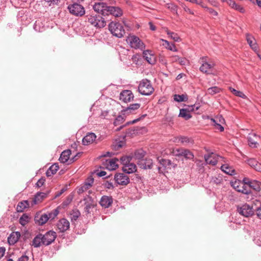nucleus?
I'll return each mask as SVG.
<instances>
[{"label":"nucleus","instance_id":"f257e3e1","mask_svg":"<svg viewBox=\"0 0 261 261\" xmlns=\"http://www.w3.org/2000/svg\"><path fill=\"white\" fill-rule=\"evenodd\" d=\"M57 237L56 232L49 230L44 234L39 233L33 240L32 246L35 248H38L41 245L48 246L55 240Z\"/></svg>","mask_w":261,"mask_h":261},{"label":"nucleus","instance_id":"f03ea898","mask_svg":"<svg viewBox=\"0 0 261 261\" xmlns=\"http://www.w3.org/2000/svg\"><path fill=\"white\" fill-rule=\"evenodd\" d=\"M138 90L142 95H150L153 92L154 88L149 80L143 79L140 82Z\"/></svg>","mask_w":261,"mask_h":261},{"label":"nucleus","instance_id":"7ed1b4c3","mask_svg":"<svg viewBox=\"0 0 261 261\" xmlns=\"http://www.w3.org/2000/svg\"><path fill=\"white\" fill-rule=\"evenodd\" d=\"M109 29L113 35L118 37H122L125 34L123 26L119 23L112 21L109 24Z\"/></svg>","mask_w":261,"mask_h":261},{"label":"nucleus","instance_id":"20e7f679","mask_svg":"<svg viewBox=\"0 0 261 261\" xmlns=\"http://www.w3.org/2000/svg\"><path fill=\"white\" fill-rule=\"evenodd\" d=\"M126 42L132 48L143 50L145 48L144 43L136 36L129 35L126 39Z\"/></svg>","mask_w":261,"mask_h":261},{"label":"nucleus","instance_id":"39448f33","mask_svg":"<svg viewBox=\"0 0 261 261\" xmlns=\"http://www.w3.org/2000/svg\"><path fill=\"white\" fill-rule=\"evenodd\" d=\"M231 186L237 191L244 194L248 195L251 193L249 187L245 181H241L240 180H236L231 182Z\"/></svg>","mask_w":261,"mask_h":261},{"label":"nucleus","instance_id":"423d86ee","mask_svg":"<svg viewBox=\"0 0 261 261\" xmlns=\"http://www.w3.org/2000/svg\"><path fill=\"white\" fill-rule=\"evenodd\" d=\"M67 9L72 15L75 16L81 17L85 14L84 7L79 3H73L69 5Z\"/></svg>","mask_w":261,"mask_h":261},{"label":"nucleus","instance_id":"0eeeda50","mask_svg":"<svg viewBox=\"0 0 261 261\" xmlns=\"http://www.w3.org/2000/svg\"><path fill=\"white\" fill-rule=\"evenodd\" d=\"M88 22L96 28H103L106 25V22L103 18L99 15L91 14L88 18Z\"/></svg>","mask_w":261,"mask_h":261},{"label":"nucleus","instance_id":"6e6552de","mask_svg":"<svg viewBox=\"0 0 261 261\" xmlns=\"http://www.w3.org/2000/svg\"><path fill=\"white\" fill-rule=\"evenodd\" d=\"M202 64L200 67L199 70L201 72L206 74H212L214 70L215 64L213 61L207 62L206 57H203L201 58Z\"/></svg>","mask_w":261,"mask_h":261},{"label":"nucleus","instance_id":"1a4fd4ad","mask_svg":"<svg viewBox=\"0 0 261 261\" xmlns=\"http://www.w3.org/2000/svg\"><path fill=\"white\" fill-rule=\"evenodd\" d=\"M237 211L240 215L245 217L251 216L254 214L252 207L246 203L240 207H238Z\"/></svg>","mask_w":261,"mask_h":261},{"label":"nucleus","instance_id":"9d476101","mask_svg":"<svg viewBox=\"0 0 261 261\" xmlns=\"http://www.w3.org/2000/svg\"><path fill=\"white\" fill-rule=\"evenodd\" d=\"M114 179L116 182L120 185L126 186L129 182V178L127 175L119 173L115 175Z\"/></svg>","mask_w":261,"mask_h":261},{"label":"nucleus","instance_id":"9b49d317","mask_svg":"<svg viewBox=\"0 0 261 261\" xmlns=\"http://www.w3.org/2000/svg\"><path fill=\"white\" fill-rule=\"evenodd\" d=\"M134 94L130 90H123L120 94V100L124 102L127 103L132 101L134 99Z\"/></svg>","mask_w":261,"mask_h":261},{"label":"nucleus","instance_id":"f8f14e48","mask_svg":"<svg viewBox=\"0 0 261 261\" xmlns=\"http://www.w3.org/2000/svg\"><path fill=\"white\" fill-rule=\"evenodd\" d=\"M108 6L105 3H95L93 6L94 11L100 13L102 15H106Z\"/></svg>","mask_w":261,"mask_h":261},{"label":"nucleus","instance_id":"ddd939ff","mask_svg":"<svg viewBox=\"0 0 261 261\" xmlns=\"http://www.w3.org/2000/svg\"><path fill=\"white\" fill-rule=\"evenodd\" d=\"M122 14L123 11L119 7L108 6L106 15H112L115 17H119Z\"/></svg>","mask_w":261,"mask_h":261},{"label":"nucleus","instance_id":"4468645a","mask_svg":"<svg viewBox=\"0 0 261 261\" xmlns=\"http://www.w3.org/2000/svg\"><path fill=\"white\" fill-rule=\"evenodd\" d=\"M57 227L60 232H64L69 229L70 223L67 219L62 218L58 222Z\"/></svg>","mask_w":261,"mask_h":261},{"label":"nucleus","instance_id":"2eb2a0df","mask_svg":"<svg viewBox=\"0 0 261 261\" xmlns=\"http://www.w3.org/2000/svg\"><path fill=\"white\" fill-rule=\"evenodd\" d=\"M243 181L247 184L248 187H249L250 191L251 189H252L257 192H258L261 190V182L255 180H249V179L246 178H244L243 179Z\"/></svg>","mask_w":261,"mask_h":261},{"label":"nucleus","instance_id":"dca6fc26","mask_svg":"<svg viewBox=\"0 0 261 261\" xmlns=\"http://www.w3.org/2000/svg\"><path fill=\"white\" fill-rule=\"evenodd\" d=\"M221 158L220 156L217 155L215 153H211L207 155H204L205 161L207 164L215 165L218 162V159Z\"/></svg>","mask_w":261,"mask_h":261},{"label":"nucleus","instance_id":"f3484780","mask_svg":"<svg viewBox=\"0 0 261 261\" xmlns=\"http://www.w3.org/2000/svg\"><path fill=\"white\" fill-rule=\"evenodd\" d=\"M118 159L116 158L107 160L105 163V166L109 170H114L118 167Z\"/></svg>","mask_w":261,"mask_h":261},{"label":"nucleus","instance_id":"a211bd4d","mask_svg":"<svg viewBox=\"0 0 261 261\" xmlns=\"http://www.w3.org/2000/svg\"><path fill=\"white\" fill-rule=\"evenodd\" d=\"M84 211L86 214H89L91 213V210L94 208L95 204L93 200L91 197H89L87 198L84 199Z\"/></svg>","mask_w":261,"mask_h":261},{"label":"nucleus","instance_id":"6ab92c4d","mask_svg":"<svg viewBox=\"0 0 261 261\" xmlns=\"http://www.w3.org/2000/svg\"><path fill=\"white\" fill-rule=\"evenodd\" d=\"M259 139L260 137L255 134H249L248 138L249 145L253 148L257 147L258 145L257 141Z\"/></svg>","mask_w":261,"mask_h":261},{"label":"nucleus","instance_id":"aec40b11","mask_svg":"<svg viewBox=\"0 0 261 261\" xmlns=\"http://www.w3.org/2000/svg\"><path fill=\"white\" fill-rule=\"evenodd\" d=\"M139 166L144 169H151L153 165L152 160L151 159H146L138 161Z\"/></svg>","mask_w":261,"mask_h":261},{"label":"nucleus","instance_id":"412c9836","mask_svg":"<svg viewBox=\"0 0 261 261\" xmlns=\"http://www.w3.org/2000/svg\"><path fill=\"white\" fill-rule=\"evenodd\" d=\"M20 237V233L18 231L12 232L8 238V242L10 245L16 243Z\"/></svg>","mask_w":261,"mask_h":261},{"label":"nucleus","instance_id":"4be33fe9","mask_svg":"<svg viewBox=\"0 0 261 261\" xmlns=\"http://www.w3.org/2000/svg\"><path fill=\"white\" fill-rule=\"evenodd\" d=\"M143 57L145 60L150 64H154L155 63V57L151 54V51L149 50H144L143 52Z\"/></svg>","mask_w":261,"mask_h":261},{"label":"nucleus","instance_id":"5701e85b","mask_svg":"<svg viewBox=\"0 0 261 261\" xmlns=\"http://www.w3.org/2000/svg\"><path fill=\"white\" fill-rule=\"evenodd\" d=\"M140 106L141 105L139 103L130 104L129 107L123 109L121 112L124 115L131 114L138 110L140 107Z\"/></svg>","mask_w":261,"mask_h":261},{"label":"nucleus","instance_id":"b1692460","mask_svg":"<svg viewBox=\"0 0 261 261\" xmlns=\"http://www.w3.org/2000/svg\"><path fill=\"white\" fill-rule=\"evenodd\" d=\"M113 202V199L111 197L103 196L99 201L100 205L104 208L109 207Z\"/></svg>","mask_w":261,"mask_h":261},{"label":"nucleus","instance_id":"393cba45","mask_svg":"<svg viewBox=\"0 0 261 261\" xmlns=\"http://www.w3.org/2000/svg\"><path fill=\"white\" fill-rule=\"evenodd\" d=\"M96 136L94 133H89L85 136L82 142L84 145H88L91 144L95 140Z\"/></svg>","mask_w":261,"mask_h":261},{"label":"nucleus","instance_id":"a878e982","mask_svg":"<svg viewBox=\"0 0 261 261\" xmlns=\"http://www.w3.org/2000/svg\"><path fill=\"white\" fill-rule=\"evenodd\" d=\"M227 4L232 9L238 11L241 13H244L245 12L244 8L241 5L237 4L233 0H228Z\"/></svg>","mask_w":261,"mask_h":261},{"label":"nucleus","instance_id":"bb28decb","mask_svg":"<svg viewBox=\"0 0 261 261\" xmlns=\"http://www.w3.org/2000/svg\"><path fill=\"white\" fill-rule=\"evenodd\" d=\"M137 170L136 166L135 164L132 163H128L122 167V170L123 172L130 174L135 172Z\"/></svg>","mask_w":261,"mask_h":261},{"label":"nucleus","instance_id":"cd10ccee","mask_svg":"<svg viewBox=\"0 0 261 261\" xmlns=\"http://www.w3.org/2000/svg\"><path fill=\"white\" fill-rule=\"evenodd\" d=\"M173 142L175 143H181L182 144H193V140L187 137L180 136L174 138Z\"/></svg>","mask_w":261,"mask_h":261},{"label":"nucleus","instance_id":"c85d7f7f","mask_svg":"<svg viewBox=\"0 0 261 261\" xmlns=\"http://www.w3.org/2000/svg\"><path fill=\"white\" fill-rule=\"evenodd\" d=\"M59 166L58 163H55L52 165L46 171V175L47 177H50L56 173L57 171L59 170Z\"/></svg>","mask_w":261,"mask_h":261},{"label":"nucleus","instance_id":"c756f323","mask_svg":"<svg viewBox=\"0 0 261 261\" xmlns=\"http://www.w3.org/2000/svg\"><path fill=\"white\" fill-rule=\"evenodd\" d=\"M71 151L69 149L63 151L59 158L60 161L62 163H66L69 159Z\"/></svg>","mask_w":261,"mask_h":261},{"label":"nucleus","instance_id":"7c9ffc66","mask_svg":"<svg viewBox=\"0 0 261 261\" xmlns=\"http://www.w3.org/2000/svg\"><path fill=\"white\" fill-rule=\"evenodd\" d=\"M46 196V194L43 192H38L33 200V204H37L41 202Z\"/></svg>","mask_w":261,"mask_h":261},{"label":"nucleus","instance_id":"2f4dec72","mask_svg":"<svg viewBox=\"0 0 261 261\" xmlns=\"http://www.w3.org/2000/svg\"><path fill=\"white\" fill-rule=\"evenodd\" d=\"M161 41L164 42L163 43V45L165 46L166 48L168 50L173 51H177V49L176 48L175 44L174 43H171L169 41L166 40L161 39Z\"/></svg>","mask_w":261,"mask_h":261},{"label":"nucleus","instance_id":"473e14b6","mask_svg":"<svg viewBox=\"0 0 261 261\" xmlns=\"http://www.w3.org/2000/svg\"><path fill=\"white\" fill-rule=\"evenodd\" d=\"M29 207V203L28 200H23L19 202L16 207L18 212H22L26 208Z\"/></svg>","mask_w":261,"mask_h":261},{"label":"nucleus","instance_id":"72a5a7b5","mask_svg":"<svg viewBox=\"0 0 261 261\" xmlns=\"http://www.w3.org/2000/svg\"><path fill=\"white\" fill-rule=\"evenodd\" d=\"M35 220L38 225H43L48 220V218L47 217V214H44L41 215L38 219V217H35Z\"/></svg>","mask_w":261,"mask_h":261},{"label":"nucleus","instance_id":"f704fd0d","mask_svg":"<svg viewBox=\"0 0 261 261\" xmlns=\"http://www.w3.org/2000/svg\"><path fill=\"white\" fill-rule=\"evenodd\" d=\"M178 117H182L184 119L187 120L192 118V115L191 113H189L188 111H187L186 109L183 108L180 109Z\"/></svg>","mask_w":261,"mask_h":261},{"label":"nucleus","instance_id":"c9c22d12","mask_svg":"<svg viewBox=\"0 0 261 261\" xmlns=\"http://www.w3.org/2000/svg\"><path fill=\"white\" fill-rule=\"evenodd\" d=\"M160 163L165 168H171V167H175V165L170 160L161 159L160 160Z\"/></svg>","mask_w":261,"mask_h":261},{"label":"nucleus","instance_id":"e433bc0d","mask_svg":"<svg viewBox=\"0 0 261 261\" xmlns=\"http://www.w3.org/2000/svg\"><path fill=\"white\" fill-rule=\"evenodd\" d=\"M222 171L229 175H232L234 173V170L228 165H223L221 167Z\"/></svg>","mask_w":261,"mask_h":261},{"label":"nucleus","instance_id":"4c0bfd02","mask_svg":"<svg viewBox=\"0 0 261 261\" xmlns=\"http://www.w3.org/2000/svg\"><path fill=\"white\" fill-rule=\"evenodd\" d=\"M174 100L177 102H182L187 101L188 97L186 94H175L173 96Z\"/></svg>","mask_w":261,"mask_h":261},{"label":"nucleus","instance_id":"58836bf2","mask_svg":"<svg viewBox=\"0 0 261 261\" xmlns=\"http://www.w3.org/2000/svg\"><path fill=\"white\" fill-rule=\"evenodd\" d=\"M221 88H220L219 87L214 86L208 88L206 93L208 94L213 95L214 94L219 93L221 91Z\"/></svg>","mask_w":261,"mask_h":261},{"label":"nucleus","instance_id":"ea45409f","mask_svg":"<svg viewBox=\"0 0 261 261\" xmlns=\"http://www.w3.org/2000/svg\"><path fill=\"white\" fill-rule=\"evenodd\" d=\"M59 211L58 207L54 209L50 212H48L47 213V217L48 218V220H53L55 219L59 214Z\"/></svg>","mask_w":261,"mask_h":261},{"label":"nucleus","instance_id":"a19ab883","mask_svg":"<svg viewBox=\"0 0 261 261\" xmlns=\"http://www.w3.org/2000/svg\"><path fill=\"white\" fill-rule=\"evenodd\" d=\"M230 91L236 96L245 99L247 96L241 91H238L232 87H229Z\"/></svg>","mask_w":261,"mask_h":261},{"label":"nucleus","instance_id":"79ce46f5","mask_svg":"<svg viewBox=\"0 0 261 261\" xmlns=\"http://www.w3.org/2000/svg\"><path fill=\"white\" fill-rule=\"evenodd\" d=\"M29 217L26 214H24L19 219V223L22 226H25L29 222Z\"/></svg>","mask_w":261,"mask_h":261},{"label":"nucleus","instance_id":"37998d69","mask_svg":"<svg viewBox=\"0 0 261 261\" xmlns=\"http://www.w3.org/2000/svg\"><path fill=\"white\" fill-rule=\"evenodd\" d=\"M145 155V152L142 150H138L135 152L134 158L139 161L143 160V158Z\"/></svg>","mask_w":261,"mask_h":261},{"label":"nucleus","instance_id":"c03bdc74","mask_svg":"<svg viewBox=\"0 0 261 261\" xmlns=\"http://www.w3.org/2000/svg\"><path fill=\"white\" fill-rule=\"evenodd\" d=\"M182 156H184L186 159L192 160L194 158V156L190 150L184 149Z\"/></svg>","mask_w":261,"mask_h":261},{"label":"nucleus","instance_id":"a18cd8bd","mask_svg":"<svg viewBox=\"0 0 261 261\" xmlns=\"http://www.w3.org/2000/svg\"><path fill=\"white\" fill-rule=\"evenodd\" d=\"M70 215L71 220L75 221L80 216L81 213L78 210L75 209L72 210V212L70 214Z\"/></svg>","mask_w":261,"mask_h":261},{"label":"nucleus","instance_id":"49530a36","mask_svg":"<svg viewBox=\"0 0 261 261\" xmlns=\"http://www.w3.org/2000/svg\"><path fill=\"white\" fill-rule=\"evenodd\" d=\"M90 188V184H86L84 182L81 187L78 189L77 192L79 194H81L84 192L87 191Z\"/></svg>","mask_w":261,"mask_h":261},{"label":"nucleus","instance_id":"de8ad7c7","mask_svg":"<svg viewBox=\"0 0 261 261\" xmlns=\"http://www.w3.org/2000/svg\"><path fill=\"white\" fill-rule=\"evenodd\" d=\"M124 118L121 115L118 116L114 121V125L115 126L118 125L123 122Z\"/></svg>","mask_w":261,"mask_h":261},{"label":"nucleus","instance_id":"09e8293b","mask_svg":"<svg viewBox=\"0 0 261 261\" xmlns=\"http://www.w3.org/2000/svg\"><path fill=\"white\" fill-rule=\"evenodd\" d=\"M167 7L168 9L170 10L173 13L177 14V6L174 4H167Z\"/></svg>","mask_w":261,"mask_h":261},{"label":"nucleus","instance_id":"8fccbe9b","mask_svg":"<svg viewBox=\"0 0 261 261\" xmlns=\"http://www.w3.org/2000/svg\"><path fill=\"white\" fill-rule=\"evenodd\" d=\"M253 38L250 37V36H248L247 37V42L249 44V45L250 46V47L254 50H256L257 49V46L256 45V44H253Z\"/></svg>","mask_w":261,"mask_h":261},{"label":"nucleus","instance_id":"3c124183","mask_svg":"<svg viewBox=\"0 0 261 261\" xmlns=\"http://www.w3.org/2000/svg\"><path fill=\"white\" fill-rule=\"evenodd\" d=\"M131 158L129 156H124L120 158V162L123 165H126L130 162Z\"/></svg>","mask_w":261,"mask_h":261},{"label":"nucleus","instance_id":"603ef678","mask_svg":"<svg viewBox=\"0 0 261 261\" xmlns=\"http://www.w3.org/2000/svg\"><path fill=\"white\" fill-rule=\"evenodd\" d=\"M184 148H177L174 149L173 153L175 156H182V154L184 151Z\"/></svg>","mask_w":261,"mask_h":261},{"label":"nucleus","instance_id":"864d4df0","mask_svg":"<svg viewBox=\"0 0 261 261\" xmlns=\"http://www.w3.org/2000/svg\"><path fill=\"white\" fill-rule=\"evenodd\" d=\"M17 261H31L30 256L25 253L18 258Z\"/></svg>","mask_w":261,"mask_h":261},{"label":"nucleus","instance_id":"5fc2aeb1","mask_svg":"<svg viewBox=\"0 0 261 261\" xmlns=\"http://www.w3.org/2000/svg\"><path fill=\"white\" fill-rule=\"evenodd\" d=\"M211 121L214 123L216 129H219L220 132H223L224 130V127L218 123L214 119H211Z\"/></svg>","mask_w":261,"mask_h":261},{"label":"nucleus","instance_id":"6e6d98bb","mask_svg":"<svg viewBox=\"0 0 261 261\" xmlns=\"http://www.w3.org/2000/svg\"><path fill=\"white\" fill-rule=\"evenodd\" d=\"M248 164L249 166H250L251 167L254 168L256 166L257 163L258 162L254 159H250L248 160Z\"/></svg>","mask_w":261,"mask_h":261},{"label":"nucleus","instance_id":"4d7b16f0","mask_svg":"<svg viewBox=\"0 0 261 261\" xmlns=\"http://www.w3.org/2000/svg\"><path fill=\"white\" fill-rule=\"evenodd\" d=\"M181 6L182 7V8L184 9V10L186 12H187L189 14H191V15L194 14V12L192 10H191L190 8H189L187 6H186V5L185 4L181 3Z\"/></svg>","mask_w":261,"mask_h":261},{"label":"nucleus","instance_id":"13d9d810","mask_svg":"<svg viewBox=\"0 0 261 261\" xmlns=\"http://www.w3.org/2000/svg\"><path fill=\"white\" fill-rule=\"evenodd\" d=\"M206 10L211 14L213 16H217L218 15V13L217 11H216L214 9L207 7L206 9Z\"/></svg>","mask_w":261,"mask_h":261},{"label":"nucleus","instance_id":"bf43d9fd","mask_svg":"<svg viewBox=\"0 0 261 261\" xmlns=\"http://www.w3.org/2000/svg\"><path fill=\"white\" fill-rule=\"evenodd\" d=\"M45 179L43 177L40 178L36 184V187L40 188L42 186L45 182Z\"/></svg>","mask_w":261,"mask_h":261},{"label":"nucleus","instance_id":"052dcab7","mask_svg":"<svg viewBox=\"0 0 261 261\" xmlns=\"http://www.w3.org/2000/svg\"><path fill=\"white\" fill-rule=\"evenodd\" d=\"M123 145V142H116L114 145H113V148L116 149L118 150L119 148H121Z\"/></svg>","mask_w":261,"mask_h":261},{"label":"nucleus","instance_id":"680f3d73","mask_svg":"<svg viewBox=\"0 0 261 261\" xmlns=\"http://www.w3.org/2000/svg\"><path fill=\"white\" fill-rule=\"evenodd\" d=\"M170 38L176 42H179L180 41V37L175 33H174L173 35L171 36Z\"/></svg>","mask_w":261,"mask_h":261},{"label":"nucleus","instance_id":"e2e57ef3","mask_svg":"<svg viewBox=\"0 0 261 261\" xmlns=\"http://www.w3.org/2000/svg\"><path fill=\"white\" fill-rule=\"evenodd\" d=\"M140 58V56L136 54L134 55L132 58V61L135 64H137Z\"/></svg>","mask_w":261,"mask_h":261},{"label":"nucleus","instance_id":"0e129e2a","mask_svg":"<svg viewBox=\"0 0 261 261\" xmlns=\"http://www.w3.org/2000/svg\"><path fill=\"white\" fill-rule=\"evenodd\" d=\"M195 105L188 106L187 108H185L187 110L189 113L195 111Z\"/></svg>","mask_w":261,"mask_h":261},{"label":"nucleus","instance_id":"69168bd1","mask_svg":"<svg viewBox=\"0 0 261 261\" xmlns=\"http://www.w3.org/2000/svg\"><path fill=\"white\" fill-rule=\"evenodd\" d=\"M46 2H47L49 6H51V5H57L60 0H44Z\"/></svg>","mask_w":261,"mask_h":261},{"label":"nucleus","instance_id":"338daca9","mask_svg":"<svg viewBox=\"0 0 261 261\" xmlns=\"http://www.w3.org/2000/svg\"><path fill=\"white\" fill-rule=\"evenodd\" d=\"M208 2L214 7H218L219 3L215 0H208Z\"/></svg>","mask_w":261,"mask_h":261},{"label":"nucleus","instance_id":"774afa93","mask_svg":"<svg viewBox=\"0 0 261 261\" xmlns=\"http://www.w3.org/2000/svg\"><path fill=\"white\" fill-rule=\"evenodd\" d=\"M256 214L257 218L261 220V206L256 209Z\"/></svg>","mask_w":261,"mask_h":261}]
</instances>
